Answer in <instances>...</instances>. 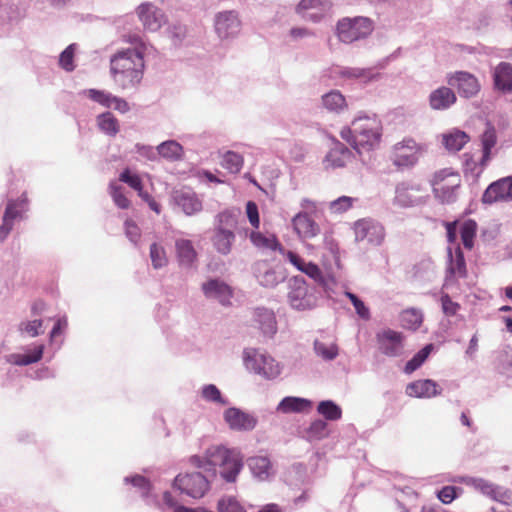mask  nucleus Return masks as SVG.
<instances>
[{
	"label": "nucleus",
	"mask_w": 512,
	"mask_h": 512,
	"mask_svg": "<svg viewBox=\"0 0 512 512\" xmlns=\"http://www.w3.org/2000/svg\"><path fill=\"white\" fill-rule=\"evenodd\" d=\"M143 45L118 51L110 58V73L122 90L137 88L144 75Z\"/></svg>",
	"instance_id": "1"
},
{
	"label": "nucleus",
	"mask_w": 512,
	"mask_h": 512,
	"mask_svg": "<svg viewBox=\"0 0 512 512\" xmlns=\"http://www.w3.org/2000/svg\"><path fill=\"white\" fill-rule=\"evenodd\" d=\"M341 138L362 155L375 149L381 140L382 123L376 115H359L340 132Z\"/></svg>",
	"instance_id": "2"
},
{
	"label": "nucleus",
	"mask_w": 512,
	"mask_h": 512,
	"mask_svg": "<svg viewBox=\"0 0 512 512\" xmlns=\"http://www.w3.org/2000/svg\"><path fill=\"white\" fill-rule=\"evenodd\" d=\"M191 463L199 468L205 467V464L219 467L220 476L226 481L233 483L236 481L243 468V457L240 451L229 449L222 445L209 447L205 453V459L199 456H193Z\"/></svg>",
	"instance_id": "3"
},
{
	"label": "nucleus",
	"mask_w": 512,
	"mask_h": 512,
	"mask_svg": "<svg viewBox=\"0 0 512 512\" xmlns=\"http://www.w3.org/2000/svg\"><path fill=\"white\" fill-rule=\"evenodd\" d=\"M373 22L367 17H344L337 22L336 35L346 44L367 38L373 31Z\"/></svg>",
	"instance_id": "4"
},
{
	"label": "nucleus",
	"mask_w": 512,
	"mask_h": 512,
	"mask_svg": "<svg viewBox=\"0 0 512 512\" xmlns=\"http://www.w3.org/2000/svg\"><path fill=\"white\" fill-rule=\"evenodd\" d=\"M431 185L435 197L442 203H454L458 198L461 176L450 169H443L434 174Z\"/></svg>",
	"instance_id": "5"
},
{
	"label": "nucleus",
	"mask_w": 512,
	"mask_h": 512,
	"mask_svg": "<svg viewBox=\"0 0 512 512\" xmlns=\"http://www.w3.org/2000/svg\"><path fill=\"white\" fill-rule=\"evenodd\" d=\"M243 359L248 370L266 379H275L281 374L280 364L271 356L260 353L256 349H245Z\"/></svg>",
	"instance_id": "6"
},
{
	"label": "nucleus",
	"mask_w": 512,
	"mask_h": 512,
	"mask_svg": "<svg viewBox=\"0 0 512 512\" xmlns=\"http://www.w3.org/2000/svg\"><path fill=\"white\" fill-rule=\"evenodd\" d=\"M458 481L503 505L508 506L512 502V493L509 489L496 485L483 478L460 477Z\"/></svg>",
	"instance_id": "7"
},
{
	"label": "nucleus",
	"mask_w": 512,
	"mask_h": 512,
	"mask_svg": "<svg viewBox=\"0 0 512 512\" xmlns=\"http://www.w3.org/2000/svg\"><path fill=\"white\" fill-rule=\"evenodd\" d=\"M288 301L292 308L303 311L314 308L317 297L303 278L294 277L289 281Z\"/></svg>",
	"instance_id": "8"
},
{
	"label": "nucleus",
	"mask_w": 512,
	"mask_h": 512,
	"mask_svg": "<svg viewBox=\"0 0 512 512\" xmlns=\"http://www.w3.org/2000/svg\"><path fill=\"white\" fill-rule=\"evenodd\" d=\"M356 242H366L373 246H380L385 239V228L377 220L363 218L353 225Z\"/></svg>",
	"instance_id": "9"
},
{
	"label": "nucleus",
	"mask_w": 512,
	"mask_h": 512,
	"mask_svg": "<svg viewBox=\"0 0 512 512\" xmlns=\"http://www.w3.org/2000/svg\"><path fill=\"white\" fill-rule=\"evenodd\" d=\"M378 350L381 354L395 358L400 357L405 351L404 335L392 329H384L376 334Z\"/></svg>",
	"instance_id": "10"
},
{
	"label": "nucleus",
	"mask_w": 512,
	"mask_h": 512,
	"mask_svg": "<svg viewBox=\"0 0 512 512\" xmlns=\"http://www.w3.org/2000/svg\"><path fill=\"white\" fill-rule=\"evenodd\" d=\"M175 486L192 498H201L209 490V480L200 472L179 474L174 481Z\"/></svg>",
	"instance_id": "11"
},
{
	"label": "nucleus",
	"mask_w": 512,
	"mask_h": 512,
	"mask_svg": "<svg viewBox=\"0 0 512 512\" xmlns=\"http://www.w3.org/2000/svg\"><path fill=\"white\" fill-rule=\"evenodd\" d=\"M214 28L222 40L236 37L241 30L239 15L234 10L221 11L215 15Z\"/></svg>",
	"instance_id": "12"
},
{
	"label": "nucleus",
	"mask_w": 512,
	"mask_h": 512,
	"mask_svg": "<svg viewBox=\"0 0 512 512\" xmlns=\"http://www.w3.org/2000/svg\"><path fill=\"white\" fill-rule=\"evenodd\" d=\"M419 159V146L413 139H405L394 145L391 161L399 168L414 166Z\"/></svg>",
	"instance_id": "13"
},
{
	"label": "nucleus",
	"mask_w": 512,
	"mask_h": 512,
	"mask_svg": "<svg viewBox=\"0 0 512 512\" xmlns=\"http://www.w3.org/2000/svg\"><path fill=\"white\" fill-rule=\"evenodd\" d=\"M447 82L457 88L461 97L472 98L480 91V83L476 76L466 71H457L448 75Z\"/></svg>",
	"instance_id": "14"
},
{
	"label": "nucleus",
	"mask_w": 512,
	"mask_h": 512,
	"mask_svg": "<svg viewBox=\"0 0 512 512\" xmlns=\"http://www.w3.org/2000/svg\"><path fill=\"white\" fill-rule=\"evenodd\" d=\"M448 263L446 268V276L444 286L448 287L456 282L458 278H465L467 276L466 261L464 254L459 246L453 249H447Z\"/></svg>",
	"instance_id": "15"
},
{
	"label": "nucleus",
	"mask_w": 512,
	"mask_h": 512,
	"mask_svg": "<svg viewBox=\"0 0 512 512\" xmlns=\"http://www.w3.org/2000/svg\"><path fill=\"white\" fill-rule=\"evenodd\" d=\"M136 12L144 28L149 31L155 32L166 23L164 12L152 3H142Z\"/></svg>",
	"instance_id": "16"
},
{
	"label": "nucleus",
	"mask_w": 512,
	"mask_h": 512,
	"mask_svg": "<svg viewBox=\"0 0 512 512\" xmlns=\"http://www.w3.org/2000/svg\"><path fill=\"white\" fill-rule=\"evenodd\" d=\"M223 418L228 427L234 431H251L257 424V419L252 414L236 407L226 409Z\"/></svg>",
	"instance_id": "17"
},
{
	"label": "nucleus",
	"mask_w": 512,
	"mask_h": 512,
	"mask_svg": "<svg viewBox=\"0 0 512 512\" xmlns=\"http://www.w3.org/2000/svg\"><path fill=\"white\" fill-rule=\"evenodd\" d=\"M482 201L487 204L498 201H512V176L491 183L485 190Z\"/></svg>",
	"instance_id": "18"
},
{
	"label": "nucleus",
	"mask_w": 512,
	"mask_h": 512,
	"mask_svg": "<svg viewBox=\"0 0 512 512\" xmlns=\"http://www.w3.org/2000/svg\"><path fill=\"white\" fill-rule=\"evenodd\" d=\"M27 199L22 197L18 200H9L6 205V209L2 218V224L0 225V242H3L14 226V221L21 218L24 205Z\"/></svg>",
	"instance_id": "19"
},
{
	"label": "nucleus",
	"mask_w": 512,
	"mask_h": 512,
	"mask_svg": "<svg viewBox=\"0 0 512 512\" xmlns=\"http://www.w3.org/2000/svg\"><path fill=\"white\" fill-rule=\"evenodd\" d=\"M294 232L304 242L315 238L320 233V226L306 212H298L291 220Z\"/></svg>",
	"instance_id": "20"
},
{
	"label": "nucleus",
	"mask_w": 512,
	"mask_h": 512,
	"mask_svg": "<svg viewBox=\"0 0 512 512\" xmlns=\"http://www.w3.org/2000/svg\"><path fill=\"white\" fill-rule=\"evenodd\" d=\"M87 97L105 108H113L124 114L130 110L128 102L105 90L88 89L85 91Z\"/></svg>",
	"instance_id": "21"
},
{
	"label": "nucleus",
	"mask_w": 512,
	"mask_h": 512,
	"mask_svg": "<svg viewBox=\"0 0 512 512\" xmlns=\"http://www.w3.org/2000/svg\"><path fill=\"white\" fill-rule=\"evenodd\" d=\"M353 157L352 151L340 141H334L332 147L323 159L325 169L345 167Z\"/></svg>",
	"instance_id": "22"
},
{
	"label": "nucleus",
	"mask_w": 512,
	"mask_h": 512,
	"mask_svg": "<svg viewBox=\"0 0 512 512\" xmlns=\"http://www.w3.org/2000/svg\"><path fill=\"white\" fill-rule=\"evenodd\" d=\"M330 8V0H301L297 12L307 20L319 22Z\"/></svg>",
	"instance_id": "23"
},
{
	"label": "nucleus",
	"mask_w": 512,
	"mask_h": 512,
	"mask_svg": "<svg viewBox=\"0 0 512 512\" xmlns=\"http://www.w3.org/2000/svg\"><path fill=\"white\" fill-rule=\"evenodd\" d=\"M254 275L261 286L268 288H273L284 280V275L266 261L255 263Z\"/></svg>",
	"instance_id": "24"
},
{
	"label": "nucleus",
	"mask_w": 512,
	"mask_h": 512,
	"mask_svg": "<svg viewBox=\"0 0 512 512\" xmlns=\"http://www.w3.org/2000/svg\"><path fill=\"white\" fill-rule=\"evenodd\" d=\"M174 201L185 215L192 216L202 210V202L191 190H178L174 192Z\"/></svg>",
	"instance_id": "25"
},
{
	"label": "nucleus",
	"mask_w": 512,
	"mask_h": 512,
	"mask_svg": "<svg viewBox=\"0 0 512 512\" xmlns=\"http://www.w3.org/2000/svg\"><path fill=\"white\" fill-rule=\"evenodd\" d=\"M429 105L433 110L443 111L456 103L455 92L446 86H441L429 94Z\"/></svg>",
	"instance_id": "26"
},
{
	"label": "nucleus",
	"mask_w": 512,
	"mask_h": 512,
	"mask_svg": "<svg viewBox=\"0 0 512 512\" xmlns=\"http://www.w3.org/2000/svg\"><path fill=\"white\" fill-rule=\"evenodd\" d=\"M202 290L207 298L215 299L226 305L232 295L230 287L223 281L211 279L202 285Z\"/></svg>",
	"instance_id": "27"
},
{
	"label": "nucleus",
	"mask_w": 512,
	"mask_h": 512,
	"mask_svg": "<svg viewBox=\"0 0 512 512\" xmlns=\"http://www.w3.org/2000/svg\"><path fill=\"white\" fill-rule=\"evenodd\" d=\"M406 393L410 397L432 398L440 395L441 389L434 380L424 379L410 383L406 388Z\"/></svg>",
	"instance_id": "28"
},
{
	"label": "nucleus",
	"mask_w": 512,
	"mask_h": 512,
	"mask_svg": "<svg viewBox=\"0 0 512 512\" xmlns=\"http://www.w3.org/2000/svg\"><path fill=\"white\" fill-rule=\"evenodd\" d=\"M494 88L504 94L512 92V64L500 62L493 70Z\"/></svg>",
	"instance_id": "29"
},
{
	"label": "nucleus",
	"mask_w": 512,
	"mask_h": 512,
	"mask_svg": "<svg viewBox=\"0 0 512 512\" xmlns=\"http://www.w3.org/2000/svg\"><path fill=\"white\" fill-rule=\"evenodd\" d=\"M254 322L264 336L273 337L277 332V323L274 312L267 308H256Z\"/></svg>",
	"instance_id": "30"
},
{
	"label": "nucleus",
	"mask_w": 512,
	"mask_h": 512,
	"mask_svg": "<svg viewBox=\"0 0 512 512\" xmlns=\"http://www.w3.org/2000/svg\"><path fill=\"white\" fill-rule=\"evenodd\" d=\"M419 186H408L405 183L397 185L395 191L394 204L400 207H413L423 202L422 197L413 192H419Z\"/></svg>",
	"instance_id": "31"
},
{
	"label": "nucleus",
	"mask_w": 512,
	"mask_h": 512,
	"mask_svg": "<svg viewBox=\"0 0 512 512\" xmlns=\"http://www.w3.org/2000/svg\"><path fill=\"white\" fill-rule=\"evenodd\" d=\"M236 240L234 231L225 229H213L211 242L214 249L221 255H228L232 251L233 244Z\"/></svg>",
	"instance_id": "32"
},
{
	"label": "nucleus",
	"mask_w": 512,
	"mask_h": 512,
	"mask_svg": "<svg viewBox=\"0 0 512 512\" xmlns=\"http://www.w3.org/2000/svg\"><path fill=\"white\" fill-rule=\"evenodd\" d=\"M312 408V402L306 398L287 396L278 404L276 410L283 414L303 413Z\"/></svg>",
	"instance_id": "33"
},
{
	"label": "nucleus",
	"mask_w": 512,
	"mask_h": 512,
	"mask_svg": "<svg viewBox=\"0 0 512 512\" xmlns=\"http://www.w3.org/2000/svg\"><path fill=\"white\" fill-rule=\"evenodd\" d=\"M175 249L179 265L185 268L192 267L197 259V252L192 242L188 239H177Z\"/></svg>",
	"instance_id": "34"
},
{
	"label": "nucleus",
	"mask_w": 512,
	"mask_h": 512,
	"mask_svg": "<svg viewBox=\"0 0 512 512\" xmlns=\"http://www.w3.org/2000/svg\"><path fill=\"white\" fill-rule=\"evenodd\" d=\"M248 467L253 476L261 481L268 480L274 474L272 464L269 458L265 456L249 458Z\"/></svg>",
	"instance_id": "35"
},
{
	"label": "nucleus",
	"mask_w": 512,
	"mask_h": 512,
	"mask_svg": "<svg viewBox=\"0 0 512 512\" xmlns=\"http://www.w3.org/2000/svg\"><path fill=\"white\" fill-rule=\"evenodd\" d=\"M240 216L241 210L238 208L225 209L216 214L213 229H225L235 232Z\"/></svg>",
	"instance_id": "36"
},
{
	"label": "nucleus",
	"mask_w": 512,
	"mask_h": 512,
	"mask_svg": "<svg viewBox=\"0 0 512 512\" xmlns=\"http://www.w3.org/2000/svg\"><path fill=\"white\" fill-rule=\"evenodd\" d=\"M442 144L450 152L460 151L466 143L469 142L470 137L462 130L453 128L441 135Z\"/></svg>",
	"instance_id": "37"
},
{
	"label": "nucleus",
	"mask_w": 512,
	"mask_h": 512,
	"mask_svg": "<svg viewBox=\"0 0 512 512\" xmlns=\"http://www.w3.org/2000/svg\"><path fill=\"white\" fill-rule=\"evenodd\" d=\"M250 240L254 246L263 250L278 251L281 255L285 253V248L280 244L274 234H263L252 232Z\"/></svg>",
	"instance_id": "38"
},
{
	"label": "nucleus",
	"mask_w": 512,
	"mask_h": 512,
	"mask_svg": "<svg viewBox=\"0 0 512 512\" xmlns=\"http://www.w3.org/2000/svg\"><path fill=\"white\" fill-rule=\"evenodd\" d=\"M322 106L331 113L340 114L348 108L344 95L338 90H331L321 97Z\"/></svg>",
	"instance_id": "39"
},
{
	"label": "nucleus",
	"mask_w": 512,
	"mask_h": 512,
	"mask_svg": "<svg viewBox=\"0 0 512 512\" xmlns=\"http://www.w3.org/2000/svg\"><path fill=\"white\" fill-rule=\"evenodd\" d=\"M44 346L38 345L31 354L12 353L5 357L6 361L13 365L27 366L41 360L43 356Z\"/></svg>",
	"instance_id": "40"
},
{
	"label": "nucleus",
	"mask_w": 512,
	"mask_h": 512,
	"mask_svg": "<svg viewBox=\"0 0 512 512\" xmlns=\"http://www.w3.org/2000/svg\"><path fill=\"white\" fill-rule=\"evenodd\" d=\"M159 156L169 161H178L183 157V147L175 140H167L157 146Z\"/></svg>",
	"instance_id": "41"
},
{
	"label": "nucleus",
	"mask_w": 512,
	"mask_h": 512,
	"mask_svg": "<svg viewBox=\"0 0 512 512\" xmlns=\"http://www.w3.org/2000/svg\"><path fill=\"white\" fill-rule=\"evenodd\" d=\"M97 125L103 133L110 136H115L119 132V122L110 112H104L98 115Z\"/></svg>",
	"instance_id": "42"
},
{
	"label": "nucleus",
	"mask_w": 512,
	"mask_h": 512,
	"mask_svg": "<svg viewBox=\"0 0 512 512\" xmlns=\"http://www.w3.org/2000/svg\"><path fill=\"white\" fill-rule=\"evenodd\" d=\"M400 321L404 328L416 330L423 321V314L415 308L406 309L401 313Z\"/></svg>",
	"instance_id": "43"
},
{
	"label": "nucleus",
	"mask_w": 512,
	"mask_h": 512,
	"mask_svg": "<svg viewBox=\"0 0 512 512\" xmlns=\"http://www.w3.org/2000/svg\"><path fill=\"white\" fill-rule=\"evenodd\" d=\"M221 165L230 173L236 174L243 167V157L234 151H226L222 155Z\"/></svg>",
	"instance_id": "44"
},
{
	"label": "nucleus",
	"mask_w": 512,
	"mask_h": 512,
	"mask_svg": "<svg viewBox=\"0 0 512 512\" xmlns=\"http://www.w3.org/2000/svg\"><path fill=\"white\" fill-rule=\"evenodd\" d=\"M317 411L319 414L330 421L339 420L342 416L341 408L331 400L321 401L318 404Z\"/></svg>",
	"instance_id": "45"
},
{
	"label": "nucleus",
	"mask_w": 512,
	"mask_h": 512,
	"mask_svg": "<svg viewBox=\"0 0 512 512\" xmlns=\"http://www.w3.org/2000/svg\"><path fill=\"white\" fill-rule=\"evenodd\" d=\"M477 224L474 220L468 219L460 226V235L466 249H472L476 235Z\"/></svg>",
	"instance_id": "46"
},
{
	"label": "nucleus",
	"mask_w": 512,
	"mask_h": 512,
	"mask_svg": "<svg viewBox=\"0 0 512 512\" xmlns=\"http://www.w3.org/2000/svg\"><path fill=\"white\" fill-rule=\"evenodd\" d=\"M432 344H427L420 351H418L411 360H409L404 368V372L410 374L417 370L428 358L429 354L433 350Z\"/></svg>",
	"instance_id": "47"
},
{
	"label": "nucleus",
	"mask_w": 512,
	"mask_h": 512,
	"mask_svg": "<svg viewBox=\"0 0 512 512\" xmlns=\"http://www.w3.org/2000/svg\"><path fill=\"white\" fill-rule=\"evenodd\" d=\"M496 134L493 129H487L482 135L483 155L481 165L486 166L491 159V150L496 144Z\"/></svg>",
	"instance_id": "48"
},
{
	"label": "nucleus",
	"mask_w": 512,
	"mask_h": 512,
	"mask_svg": "<svg viewBox=\"0 0 512 512\" xmlns=\"http://www.w3.org/2000/svg\"><path fill=\"white\" fill-rule=\"evenodd\" d=\"M201 396L205 401L217 405L226 406L228 404V400L222 396L220 390L214 384L204 385L201 389Z\"/></svg>",
	"instance_id": "49"
},
{
	"label": "nucleus",
	"mask_w": 512,
	"mask_h": 512,
	"mask_svg": "<svg viewBox=\"0 0 512 512\" xmlns=\"http://www.w3.org/2000/svg\"><path fill=\"white\" fill-rule=\"evenodd\" d=\"M150 259L153 268L161 269L165 267L168 263L165 248L158 243H152L150 246Z\"/></svg>",
	"instance_id": "50"
},
{
	"label": "nucleus",
	"mask_w": 512,
	"mask_h": 512,
	"mask_svg": "<svg viewBox=\"0 0 512 512\" xmlns=\"http://www.w3.org/2000/svg\"><path fill=\"white\" fill-rule=\"evenodd\" d=\"M23 336L36 337L44 332L42 320L22 321L18 327Z\"/></svg>",
	"instance_id": "51"
},
{
	"label": "nucleus",
	"mask_w": 512,
	"mask_h": 512,
	"mask_svg": "<svg viewBox=\"0 0 512 512\" xmlns=\"http://www.w3.org/2000/svg\"><path fill=\"white\" fill-rule=\"evenodd\" d=\"M327 434V423L321 419L313 421L306 431V437L309 441L323 439Z\"/></svg>",
	"instance_id": "52"
},
{
	"label": "nucleus",
	"mask_w": 512,
	"mask_h": 512,
	"mask_svg": "<svg viewBox=\"0 0 512 512\" xmlns=\"http://www.w3.org/2000/svg\"><path fill=\"white\" fill-rule=\"evenodd\" d=\"M315 353L324 360H333L338 355V347L334 343L326 344L319 340L314 342Z\"/></svg>",
	"instance_id": "53"
},
{
	"label": "nucleus",
	"mask_w": 512,
	"mask_h": 512,
	"mask_svg": "<svg viewBox=\"0 0 512 512\" xmlns=\"http://www.w3.org/2000/svg\"><path fill=\"white\" fill-rule=\"evenodd\" d=\"M218 512H246L240 502L233 496L222 497L217 504Z\"/></svg>",
	"instance_id": "54"
},
{
	"label": "nucleus",
	"mask_w": 512,
	"mask_h": 512,
	"mask_svg": "<svg viewBox=\"0 0 512 512\" xmlns=\"http://www.w3.org/2000/svg\"><path fill=\"white\" fill-rule=\"evenodd\" d=\"M345 296L351 301L357 315L363 320H369L371 318L370 309L364 304V302L358 298L352 292L346 291Z\"/></svg>",
	"instance_id": "55"
},
{
	"label": "nucleus",
	"mask_w": 512,
	"mask_h": 512,
	"mask_svg": "<svg viewBox=\"0 0 512 512\" xmlns=\"http://www.w3.org/2000/svg\"><path fill=\"white\" fill-rule=\"evenodd\" d=\"M110 195L115 205L121 209H127L130 205V201L122 192V186L116 182H111L109 185Z\"/></svg>",
	"instance_id": "56"
},
{
	"label": "nucleus",
	"mask_w": 512,
	"mask_h": 512,
	"mask_svg": "<svg viewBox=\"0 0 512 512\" xmlns=\"http://www.w3.org/2000/svg\"><path fill=\"white\" fill-rule=\"evenodd\" d=\"M76 50V44H70L59 57V65L67 72H71L75 69L74 65V54Z\"/></svg>",
	"instance_id": "57"
},
{
	"label": "nucleus",
	"mask_w": 512,
	"mask_h": 512,
	"mask_svg": "<svg viewBox=\"0 0 512 512\" xmlns=\"http://www.w3.org/2000/svg\"><path fill=\"white\" fill-rule=\"evenodd\" d=\"M340 75L350 79H361L364 82H367L372 78L371 71L369 69L364 68L346 67L341 69Z\"/></svg>",
	"instance_id": "58"
},
{
	"label": "nucleus",
	"mask_w": 512,
	"mask_h": 512,
	"mask_svg": "<svg viewBox=\"0 0 512 512\" xmlns=\"http://www.w3.org/2000/svg\"><path fill=\"white\" fill-rule=\"evenodd\" d=\"M355 199L348 196H341L330 203V210L334 213L346 212L353 206Z\"/></svg>",
	"instance_id": "59"
},
{
	"label": "nucleus",
	"mask_w": 512,
	"mask_h": 512,
	"mask_svg": "<svg viewBox=\"0 0 512 512\" xmlns=\"http://www.w3.org/2000/svg\"><path fill=\"white\" fill-rule=\"evenodd\" d=\"M302 273L306 274L308 277L313 279L318 284L322 285L325 283L322 271L316 264L312 262L307 263L304 269H302Z\"/></svg>",
	"instance_id": "60"
},
{
	"label": "nucleus",
	"mask_w": 512,
	"mask_h": 512,
	"mask_svg": "<svg viewBox=\"0 0 512 512\" xmlns=\"http://www.w3.org/2000/svg\"><path fill=\"white\" fill-rule=\"evenodd\" d=\"M440 300L443 313L446 316H454L460 309V305L457 302L452 301L448 294H442Z\"/></svg>",
	"instance_id": "61"
},
{
	"label": "nucleus",
	"mask_w": 512,
	"mask_h": 512,
	"mask_svg": "<svg viewBox=\"0 0 512 512\" xmlns=\"http://www.w3.org/2000/svg\"><path fill=\"white\" fill-rule=\"evenodd\" d=\"M119 180L127 183L131 188L136 191H140L142 188V181L138 175H132L129 169H125L119 177Z\"/></svg>",
	"instance_id": "62"
},
{
	"label": "nucleus",
	"mask_w": 512,
	"mask_h": 512,
	"mask_svg": "<svg viewBox=\"0 0 512 512\" xmlns=\"http://www.w3.org/2000/svg\"><path fill=\"white\" fill-rule=\"evenodd\" d=\"M125 483H131L133 486L138 487L142 491L143 496H147L150 484L147 479L141 475H135L132 477H126L124 479Z\"/></svg>",
	"instance_id": "63"
},
{
	"label": "nucleus",
	"mask_w": 512,
	"mask_h": 512,
	"mask_svg": "<svg viewBox=\"0 0 512 512\" xmlns=\"http://www.w3.org/2000/svg\"><path fill=\"white\" fill-rule=\"evenodd\" d=\"M323 245L326 250L329 251L336 264L339 263V247L336 240L330 234L324 235Z\"/></svg>",
	"instance_id": "64"
}]
</instances>
